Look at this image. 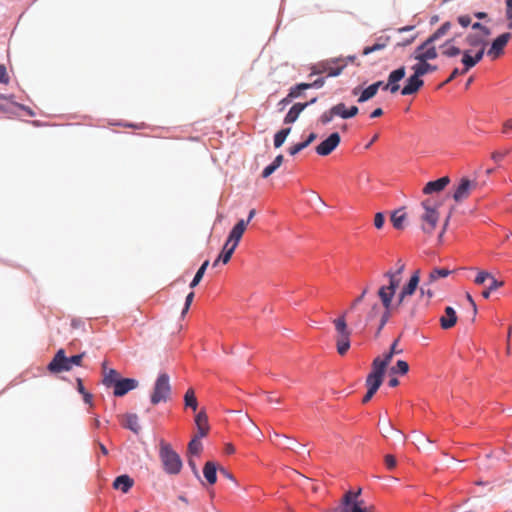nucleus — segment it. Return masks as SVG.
<instances>
[{"label":"nucleus","mask_w":512,"mask_h":512,"mask_svg":"<svg viewBox=\"0 0 512 512\" xmlns=\"http://www.w3.org/2000/svg\"><path fill=\"white\" fill-rule=\"evenodd\" d=\"M389 40L390 37L388 36L378 38L375 44L365 47L362 54L369 55L370 53L384 49L387 46Z\"/></svg>","instance_id":"nucleus-31"},{"label":"nucleus","mask_w":512,"mask_h":512,"mask_svg":"<svg viewBox=\"0 0 512 512\" xmlns=\"http://www.w3.org/2000/svg\"><path fill=\"white\" fill-rule=\"evenodd\" d=\"M194 292H190L187 296H186V299H185V305H184V308H183V311H182V314H185L188 312L189 308H190V305L193 301V298H194Z\"/></svg>","instance_id":"nucleus-57"},{"label":"nucleus","mask_w":512,"mask_h":512,"mask_svg":"<svg viewBox=\"0 0 512 512\" xmlns=\"http://www.w3.org/2000/svg\"><path fill=\"white\" fill-rule=\"evenodd\" d=\"M452 273L448 268H433L428 275L425 285H432L441 278H446Z\"/></svg>","instance_id":"nucleus-26"},{"label":"nucleus","mask_w":512,"mask_h":512,"mask_svg":"<svg viewBox=\"0 0 512 512\" xmlns=\"http://www.w3.org/2000/svg\"><path fill=\"white\" fill-rule=\"evenodd\" d=\"M406 74L405 67H400L394 71H392L388 76V82L383 86V90H389L391 93H396L400 86L399 81H401Z\"/></svg>","instance_id":"nucleus-14"},{"label":"nucleus","mask_w":512,"mask_h":512,"mask_svg":"<svg viewBox=\"0 0 512 512\" xmlns=\"http://www.w3.org/2000/svg\"><path fill=\"white\" fill-rule=\"evenodd\" d=\"M345 67L346 62L342 58H330L314 65L311 68V75L327 73L329 77H336L342 73Z\"/></svg>","instance_id":"nucleus-9"},{"label":"nucleus","mask_w":512,"mask_h":512,"mask_svg":"<svg viewBox=\"0 0 512 512\" xmlns=\"http://www.w3.org/2000/svg\"><path fill=\"white\" fill-rule=\"evenodd\" d=\"M9 82V76L7 69L4 65H0V84H7Z\"/></svg>","instance_id":"nucleus-56"},{"label":"nucleus","mask_w":512,"mask_h":512,"mask_svg":"<svg viewBox=\"0 0 512 512\" xmlns=\"http://www.w3.org/2000/svg\"><path fill=\"white\" fill-rule=\"evenodd\" d=\"M172 391L170 377L167 373H160L155 380L153 391L150 396V401L153 405L160 402H167L170 398Z\"/></svg>","instance_id":"nucleus-8"},{"label":"nucleus","mask_w":512,"mask_h":512,"mask_svg":"<svg viewBox=\"0 0 512 512\" xmlns=\"http://www.w3.org/2000/svg\"><path fill=\"white\" fill-rule=\"evenodd\" d=\"M488 37L489 36L474 32H471L466 36L465 43L468 44L469 48L463 49L461 62L464 65V68L462 69V73H467L482 60L485 54Z\"/></svg>","instance_id":"nucleus-2"},{"label":"nucleus","mask_w":512,"mask_h":512,"mask_svg":"<svg viewBox=\"0 0 512 512\" xmlns=\"http://www.w3.org/2000/svg\"><path fill=\"white\" fill-rule=\"evenodd\" d=\"M317 134L312 132L308 135L305 141L297 143L289 148L290 155L294 156L299 153L301 150L308 147L314 140H316Z\"/></svg>","instance_id":"nucleus-30"},{"label":"nucleus","mask_w":512,"mask_h":512,"mask_svg":"<svg viewBox=\"0 0 512 512\" xmlns=\"http://www.w3.org/2000/svg\"><path fill=\"white\" fill-rule=\"evenodd\" d=\"M421 208L420 228L425 234L432 235L439 221L438 204L432 199H427L421 202Z\"/></svg>","instance_id":"nucleus-5"},{"label":"nucleus","mask_w":512,"mask_h":512,"mask_svg":"<svg viewBox=\"0 0 512 512\" xmlns=\"http://www.w3.org/2000/svg\"><path fill=\"white\" fill-rule=\"evenodd\" d=\"M367 292H368V288L366 287L363 289L362 293L352 302L351 309L355 308L360 302L363 301Z\"/></svg>","instance_id":"nucleus-59"},{"label":"nucleus","mask_w":512,"mask_h":512,"mask_svg":"<svg viewBox=\"0 0 512 512\" xmlns=\"http://www.w3.org/2000/svg\"><path fill=\"white\" fill-rule=\"evenodd\" d=\"M391 373L405 375L409 371V365L404 360H398L396 365L391 367Z\"/></svg>","instance_id":"nucleus-43"},{"label":"nucleus","mask_w":512,"mask_h":512,"mask_svg":"<svg viewBox=\"0 0 512 512\" xmlns=\"http://www.w3.org/2000/svg\"><path fill=\"white\" fill-rule=\"evenodd\" d=\"M340 141L341 138L339 133L334 132L330 134L329 137L322 141L318 146H316V153L320 156H327L336 149Z\"/></svg>","instance_id":"nucleus-11"},{"label":"nucleus","mask_w":512,"mask_h":512,"mask_svg":"<svg viewBox=\"0 0 512 512\" xmlns=\"http://www.w3.org/2000/svg\"><path fill=\"white\" fill-rule=\"evenodd\" d=\"M325 83V79L324 78H317L314 82L312 83H305V85H302V87L304 88H307V89H310V88H321Z\"/></svg>","instance_id":"nucleus-52"},{"label":"nucleus","mask_w":512,"mask_h":512,"mask_svg":"<svg viewBox=\"0 0 512 512\" xmlns=\"http://www.w3.org/2000/svg\"><path fill=\"white\" fill-rule=\"evenodd\" d=\"M291 128H284L278 131L274 136V146L279 148L285 142L287 136L290 134Z\"/></svg>","instance_id":"nucleus-40"},{"label":"nucleus","mask_w":512,"mask_h":512,"mask_svg":"<svg viewBox=\"0 0 512 512\" xmlns=\"http://www.w3.org/2000/svg\"><path fill=\"white\" fill-rule=\"evenodd\" d=\"M476 187V181L469 180L468 178H461L459 184L455 187L452 197L456 202H461L467 199Z\"/></svg>","instance_id":"nucleus-10"},{"label":"nucleus","mask_w":512,"mask_h":512,"mask_svg":"<svg viewBox=\"0 0 512 512\" xmlns=\"http://www.w3.org/2000/svg\"><path fill=\"white\" fill-rule=\"evenodd\" d=\"M332 113L343 119H347V108L344 103H338L332 107Z\"/></svg>","instance_id":"nucleus-44"},{"label":"nucleus","mask_w":512,"mask_h":512,"mask_svg":"<svg viewBox=\"0 0 512 512\" xmlns=\"http://www.w3.org/2000/svg\"><path fill=\"white\" fill-rule=\"evenodd\" d=\"M377 90H376V86H373L372 84L370 86H368L366 89H364L359 98H358V102L359 103H363V102H366L368 100H370L371 98H373L376 94H377Z\"/></svg>","instance_id":"nucleus-39"},{"label":"nucleus","mask_w":512,"mask_h":512,"mask_svg":"<svg viewBox=\"0 0 512 512\" xmlns=\"http://www.w3.org/2000/svg\"><path fill=\"white\" fill-rule=\"evenodd\" d=\"M208 266H209V260H205L202 263V265L200 266V268L198 269V271L196 272L193 280L191 281L190 288H195L200 283Z\"/></svg>","instance_id":"nucleus-38"},{"label":"nucleus","mask_w":512,"mask_h":512,"mask_svg":"<svg viewBox=\"0 0 512 512\" xmlns=\"http://www.w3.org/2000/svg\"><path fill=\"white\" fill-rule=\"evenodd\" d=\"M302 85H305V83H300V84L292 87L288 93L289 97L292 99L299 97L301 95V91L307 89V88L302 87Z\"/></svg>","instance_id":"nucleus-48"},{"label":"nucleus","mask_w":512,"mask_h":512,"mask_svg":"<svg viewBox=\"0 0 512 512\" xmlns=\"http://www.w3.org/2000/svg\"><path fill=\"white\" fill-rule=\"evenodd\" d=\"M404 270H405V263L401 259H399L397 261V269L395 271H392V273L401 276V274L404 272Z\"/></svg>","instance_id":"nucleus-62"},{"label":"nucleus","mask_w":512,"mask_h":512,"mask_svg":"<svg viewBox=\"0 0 512 512\" xmlns=\"http://www.w3.org/2000/svg\"><path fill=\"white\" fill-rule=\"evenodd\" d=\"M393 356L394 355L390 351H388L387 353L384 354L383 358L376 357L372 362V368H375L385 373L386 368L388 364L391 362Z\"/></svg>","instance_id":"nucleus-28"},{"label":"nucleus","mask_w":512,"mask_h":512,"mask_svg":"<svg viewBox=\"0 0 512 512\" xmlns=\"http://www.w3.org/2000/svg\"><path fill=\"white\" fill-rule=\"evenodd\" d=\"M309 106V103H296L294 104L284 118L285 124L294 123L299 117L300 113Z\"/></svg>","instance_id":"nucleus-23"},{"label":"nucleus","mask_w":512,"mask_h":512,"mask_svg":"<svg viewBox=\"0 0 512 512\" xmlns=\"http://www.w3.org/2000/svg\"><path fill=\"white\" fill-rule=\"evenodd\" d=\"M405 219H406V214H405V212H403V210H396L391 215V222L396 229L404 228Z\"/></svg>","instance_id":"nucleus-35"},{"label":"nucleus","mask_w":512,"mask_h":512,"mask_svg":"<svg viewBox=\"0 0 512 512\" xmlns=\"http://www.w3.org/2000/svg\"><path fill=\"white\" fill-rule=\"evenodd\" d=\"M235 249L236 248H234L233 246L224 244L222 252L219 255V258L223 264H226L230 261Z\"/></svg>","instance_id":"nucleus-42"},{"label":"nucleus","mask_w":512,"mask_h":512,"mask_svg":"<svg viewBox=\"0 0 512 512\" xmlns=\"http://www.w3.org/2000/svg\"><path fill=\"white\" fill-rule=\"evenodd\" d=\"M124 422L123 426L127 429H130L134 433H137L140 430V426L138 423V416L136 414H126L123 416Z\"/></svg>","instance_id":"nucleus-32"},{"label":"nucleus","mask_w":512,"mask_h":512,"mask_svg":"<svg viewBox=\"0 0 512 512\" xmlns=\"http://www.w3.org/2000/svg\"><path fill=\"white\" fill-rule=\"evenodd\" d=\"M457 319L456 311L452 307L447 306L444 310V315L440 317V326L442 329L448 330L455 326Z\"/></svg>","instance_id":"nucleus-18"},{"label":"nucleus","mask_w":512,"mask_h":512,"mask_svg":"<svg viewBox=\"0 0 512 512\" xmlns=\"http://www.w3.org/2000/svg\"><path fill=\"white\" fill-rule=\"evenodd\" d=\"M113 394L116 397H122L129 391L138 387V381L132 378H121L115 383Z\"/></svg>","instance_id":"nucleus-15"},{"label":"nucleus","mask_w":512,"mask_h":512,"mask_svg":"<svg viewBox=\"0 0 512 512\" xmlns=\"http://www.w3.org/2000/svg\"><path fill=\"white\" fill-rule=\"evenodd\" d=\"M420 277V270H415L409 281L401 288L397 297L396 306L401 307V315L406 322L413 320L419 312V304L411 301V297L419 286Z\"/></svg>","instance_id":"nucleus-1"},{"label":"nucleus","mask_w":512,"mask_h":512,"mask_svg":"<svg viewBox=\"0 0 512 512\" xmlns=\"http://www.w3.org/2000/svg\"><path fill=\"white\" fill-rule=\"evenodd\" d=\"M184 405L185 408H191L193 411H196L198 408V401L195 396V391L193 388H189L184 395Z\"/></svg>","instance_id":"nucleus-33"},{"label":"nucleus","mask_w":512,"mask_h":512,"mask_svg":"<svg viewBox=\"0 0 512 512\" xmlns=\"http://www.w3.org/2000/svg\"><path fill=\"white\" fill-rule=\"evenodd\" d=\"M384 222H385V218H384V215L382 213H376L375 217H374V225L377 229H381L384 225Z\"/></svg>","instance_id":"nucleus-53"},{"label":"nucleus","mask_w":512,"mask_h":512,"mask_svg":"<svg viewBox=\"0 0 512 512\" xmlns=\"http://www.w3.org/2000/svg\"><path fill=\"white\" fill-rule=\"evenodd\" d=\"M333 324L335 326L336 330V348L337 352L343 356L347 353V351L350 348V336L351 331L349 330L345 314L341 315L340 317L333 320Z\"/></svg>","instance_id":"nucleus-7"},{"label":"nucleus","mask_w":512,"mask_h":512,"mask_svg":"<svg viewBox=\"0 0 512 512\" xmlns=\"http://www.w3.org/2000/svg\"><path fill=\"white\" fill-rule=\"evenodd\" d=\"M511 38L510 33H503L499 35L491 44V47L487 51V55L492 59H496L503 54L504 47L507 45Z\"/></svg>","instance_id":"nucleus-12"},{"label":"nucleus","mask_w":512,"mask_h":512,"mask_svg":"<svg viewBox=\"0 0 512 512\" xmlns=\"http://www.w3.org/2000/svg\"><path fill=\"white\" fill-rule=\"evenodd\" d=\"M457 21L462 27L466 28L471 24L472 19L469 15H461L457 18Z\"/></svg>","instance_id":"nucleus-55"},{"label":"nucleus","mask_w":512,"mask_h":512,"mask_svg":"<svg viewBox=\"0 0 512 512\" xmlns=\"http://www.w3.org/2000/svg\"><path fill=\"white\" fill-rule=\"evenodd\" d=\"M464 73H462V70H459L458 68H455L452 73L450 74V76L448 77V79L443 83L441 84L440 86H443L449 82H451L453 79H455L458 75H463Z\"/></svg>","instance_id":"nucleus-60"},{"label":"nucleus","mask_w":512,"mask_h":512,"mask_svg":"<svg viewBox=\"0 0 512 512\" xmlns=\"http://www.w3.org/2000/svg\"><path fill=\"white\" fill-rule=\"evenodd\" d=\"M159 458L163 470L169 475H178L181 472L183 463L179 454L173 450L172 446L161 440L159 443Z\"/></svg>","instance_id":"nucleus-4"},{"label":"nucleus","mask_w":512,"mask_h":512,"mask_svg":"<svg viewBox=\"0 0 512 512\" xmlns=\"http://www.w3.org/2000/svg\"><path fill=\"white\" fill-rule=\"evenodd\" d=\"M451 28V22L447 21L443 23L433 34H431L421 45L415 49L412 57L419 62L436 59L438 52L435 46V42L441 37L445 36Z\"/></svg>","instance_id":"nucleus-3"},{"label":"nucleus","mask_w":512,"mask_h":512,"mask_svg":"<svg viewBox=\"0 0 512 512\" xmlns=\"http://www.w3.org/2000/svg\"><path fill=\"white\" fill-rule=\"evenodd\" d=\"M442 55L446 57H456L460 54L463 55V50L455 45V39L451 38L447 40L443 45L440 46Z\"/></svg>","instance_id":"nucleus-20"},{"label":"nucleus","mask_w":512,"mask_h":512,"mask_svg":"<svg viewBox=\"0 0 512 512\" xmlns=\"http://www.w3.org/2000/svg\"><path fill=\"white\" fill-rule=\"evenodd\" d=\"M472 29L474 33H479L481 35L490 36L491 34L490 29L479 22L472 24Z\"/></svg>","instance_id":"nucleus-47"},{"label":"nucleus","mask_w":512,"mask_h":512,"mask_svg":"<svg viewBox=\"0 0 512 512\" xmlns=\"http://www.w3.org/2000/svg\"><path fill=\"white\" fill-rule=\"evenodd\" d=\"M377 295L380 298L384 308L394 307L392 303L393 297L395 295L394 291L383 285L378 289Z\"/></svg>","instance_id":"nucleus-25"},{"label":"nucleus","mask_w":512,"mask_h":512,"mask_svg":"<svg viewBox=\"0 0 512 512\" xmlns=\"http://www.w3.org/2000/svg\"><path fill=\"white\" fill-rule=\"evenodd\" d=\"M384 276L389 280V284L384 286L396 293V290L399 287L401 281V277L392 273V270L385 272Z\"/></svg>","instance_id":"nucleus-36"},{"label":"nucleus","mask_w":512,"mask_h":512,"mask_svg":"<svg viewBox=\"0 0 512 512\" xmlns=\"http://www.w3.org/2000/svg\"><path fill=\"white\" fill-rule=\"evenodd\" d=\"M384 309H385V311H384V313L381 316L380 325H379L377 334L380 333V331L383 329V327L389 321V318L391 317V315H392V313L394 311H397V312H399L401 314V307H397L396 305H395V307L384 308Z\"/></svg>","instance_id":"nucleus-37"},{"label":"nucleus","mask_w":512,"mask_h":512,"mask_svg":"<svg viewBox=\"0 0 512 512\" xmlns=\"http://www.w3.org/2000/svg\"><path fill=\"white\" fill-rule=\"evenodd\" d=\"M85 353L66 357L64 349H59L54 355L51 362L48 364L47 369L49 372L57 374L64 371H70L75 366H81L82 359Z\"/></svg>","instance_id":"nucleus-6"},{"label":"nucleus","mask_w":512,"mask_h":512,"mask_svg":"<svg viewBox=\"0 0 512 512\" xmlns=\"http://www.w3.org/2000/svg\"><path fill=\"white\" fill-rule=\"evenodd\" d=\"M195 423L198 429V436L205 437L209 432L208 416L205 410H201L196 414Z\"/></svg>","instance_id":"nucleus-19"},{"label":"nucleus","mask_w":512,"mask_h":512,"mask_svg":"<svg viewBox=\"0 0 512 512\" xmlns=\"http://www.w3.org/2000/svg\"><path fill=\"white\" fill-rule=\"evenodd\" d=\"M384 462H385V465H386L387 469H389V470L394 469L396 467V465H397L396 458L393 455H391V454H387L384 457Z\"/></svg>","instance_id":"nucleus-50"},{"label":"nucleus","mask_w":512,"mask_h":512,"mask_svg":"<svg viewBox=\"0 0 512 512\" xmlns=\"http://www.w3.org/2000/svg\"><path fill=\"white\" fill-rule=\"evenodd\" d=\"M506 3V18L512 19V0H505Z\"/></svg>","instance_id":"nucleus-64"},{"label":"nucleus","mask_w":512,"mask_h":512,"mask_svg":"<svg viewBox=\"0 0 512 512\" xmlns=\"http://www.w3.org/2000/svg\"><path fill=\"white\" fill-rule=\"evenodd\" d=\"M503 284H504L503 281H499L495 277L491 278L488 281V285H487L486 289H484L482 291L483 298L488 299L490 297L491 292H493V291L497 290L498 288L502 287Z\"/></svg>","instance_id":"nucleus-34"},{"label":"nucleus","mask_w":512,"mask_h":512,"mask_svg":"<svg viewBox=\"0 0 512 512\" xmlns=\"http://www.w3.org/2000/svg\"><path fill=\"white\" fill-rule=\"evenodd\" d=\"M512 130V118L507 119L502 126V133L508 134Z\"/></svg>","instance_id":"nucleus-61"},{"label":"nucleus","mask_w":512,"mask_h":512,"mask_svg":"<svg viewBox=\"0 0 512 512\" xmlns=\"http://www.w3.org/2000/svg\"><path fill=\"white\" fill-rule=\"evenodd\" d=\"M449 183L450 178L448 176L441 177L435 181H430L424 186L423 193L428 195L441 192L447 187Z\"/></svg>","instance_id":"nucleus-16"},{"label":"nucleus","mask_w":512,"mask_h":512,"mask_svg":"<svg viewBox=\"0 0 512 512\" xmlns=\"http://www.w3.org/2000/svg\"><path fill=\"white\" fill-rule=\"evenodd\" d=\"M412 70L417 73V75H419L420 77L428 74V73H431V72H434L437 70V66L435 65H431L430 63H428V61H425V62H419L416 63L415 65L412 66Z\"/></svg>","instance_id":"nucleus-29"},{"label":"nucleus","mask_w":512,"mask_h":512,"mask_svg":"<svg viewBox=\"0 0 512 512\" xmlns=\"http://www.w3.org/2000/svg\"><path fill=\"white\" fill-rule=\"evenodd\" d=\"M199 436L194 437L188 444V452L191 455H199L202 451V443Z\"/></svg>","instance_id":"nucleus-41"},{"label":"nucleus","mask_w":512,"mask_h":512,"mask_svg":"<svg viewBox=\"0 0 512 512\" xmlns=\"http://www.w3.org/2000/svg\"><path fill=\"white\" fill-rule=\"evenodd\" d=\"M384 375V372L372 368V371L368 374L366 378V386L378 390L383 382Z\"/></svg>","instance_id":"nucleus-22"},{"label":"nucleus","mask_w":512,"mask_h":512,"mask_svg":"<svg viewBox=\"0 0 512 512\" xmlns=\"http://www.w3.org/2000/svg\"><path fill=\"white\" fill-rule=\"evenodd\" d=\"M379 310H380L379 304L378 303H374L371 306V309H370V311L367 314V321L373 320L378 315Z\"/></svg>","instance_id":"nucleus-51"},{"label":"nucleus","mask_w":512,"mask_h":512,"mask_svg":"<svg viewBox=\"0 0 512 512\" xmlns=\"http://www.w3.org/2000/svg\"><path fill=\"white\" fill-rule=\"evenodd\" d=\"M423 84L424 82L421 77L414 72V74L408 78L406 85L401 91V94L412 95L416 93L423 86Z\"/></svg>","instance_id":"nucleus-17"},{"label":"nucleus","mask_w":512,"mask_h":512,"mask_svg":"<svg viewBox=\"0 0 512 512\" xmlns=\"http://www.w3.org/2000/svg\"><path fill=\"white\" fill-rule=\"evenodd\" d=\"M248 225V221H244V219L239 220L232 230L230 231L228 238L225 242V244L229 246H233L234 248H237L246 228Z\"/></svg>","instance_id":"nucleus-13"},{"label":"nucleus","mask_w":512,"mask_h":512,"mask_svg":"<svg viewBox=\"0 0 512 512\" xmlns=\"http://www.w3.org/2000/svg\"><path fill=\"white\" fill-rule=\"evenodd\" d=\"M103 384L106 387H113L117 381H119L120 374L115 369H107L106 362L103 363Z\"/></svg>","instance_id":"nucleus-21"},{"label":"nucleus","mask_w":512,"mask_h":512,"mask_svg":"<svg viewBox=\"0 0 512 512\" xmlns=\"http://www.w3.org/2000/svg\"><path fill=\"white\" fill-rule=\"evenodd\" d=\"M275 170H276L275 166H273L272 164L268 165L267 167L264 168V170L262 172V177L263 178L269 177Z\"/></svg>","instance_id":"nucleus-63"},{"label":"nucleus","mask_w":512,"mask_h":512,"mask_svg":"<svg viewBox=\"0 0 512 512\" xmlns=\"http://www.w3.org/2000/svg\"><path fill=\"white\" fill-rule=\"evenodd\" d=\"M509 153V150H505V151H494L492 154H491V158L492 160H494L495 162H500L507 154Z\"/></svg>","instance_id":"nucleus-54"},{"label":"nucleus","mask_w":512,"mask_h":512,"mask_svg":"<svg viewBox=\"0 0 512 512\" xmlns=\"http://www.w3.org/2000/svg\"><path fill=\"white\" fill-rule=\"evenodd\" d=\"M134 481L128 475H120L116 477L113 482V487L117 490H121L123 493H127L133 486Z\"/></svg>","instance_id":"nucleus-24"},{"label":"nucleus","mask_w":512,"mask_h":512,"mask_svg":"<svg viewBox=\"0 0 512 512\" xmlns=\"http://www.w3.org/2000/svg\"><path fill=\"white\" fill-rule=\"evenodd\" d=\"M426 286L427 285L424 284L420 288V297L426 298V306H428L430 303V300L434 297V291L430 287L426 288Z\"/></svg>","instance_id":"nucleus-45"},{"label":"nucleus","mask_w":512,"mask_h":512,"mask_svg":"<svg viewBox=\"0 0 512 512\" xmlns=\"http://www.w3.org/2000/svg\"><path fill=\"white\" fill-rule=\"evenodd\" d=\"M335 117V114L332 113V108H330L328 111H325L321 116H320V122L322 124H328L329 122H331L333 120V118Z\"/></svg>","instance_id":"nucleus-49"},{"label":"nucleus","mask_w":512,"mask_h":512,"mask_svg":"<svg viewBox=\"0 0 512 512\" xmlns=\"http://www.w3.org/2000/svg\"><path fill=\"white\" fill-rule=\"evenodd\" d=\"M494 276L486 271H480L474 282L478 285H483L485 284L486 282H488L491 278H493Z\"/></svg>","instance_id":"nucleus-46"},{"label":"nucleus","mask_w":512,"mask_h":512,"mask_svg":"<svg viewBox=\"0 0 512 512\" xmlns=\"http://www.w3.org/2000/svg\"><path fill=\"white\" fill-rule=\"evenodd\" d=\"M398 344H399V338L395 339L393 341V343L391 344V347H390V352L393 354V355H398V354H401L403 352V350L401 348L398 347Z\"/></svg>","instance_id":"nucleus-58"},{"label":"nucleus","mask_w":512,"mask_h":512,"mask_svg":"<svg viewBox=\"0 0 512 512\" xmlns=\"http://www.w3.org/2000/svg\"><path fill=\"white\" fill-rule=\"evenodd\" d=\"M217 467L214 462L208 461L203 468V474L209 484H215L217 481Z\"/></svg>","instance_id":"nucleus-27"}]
</instances>
